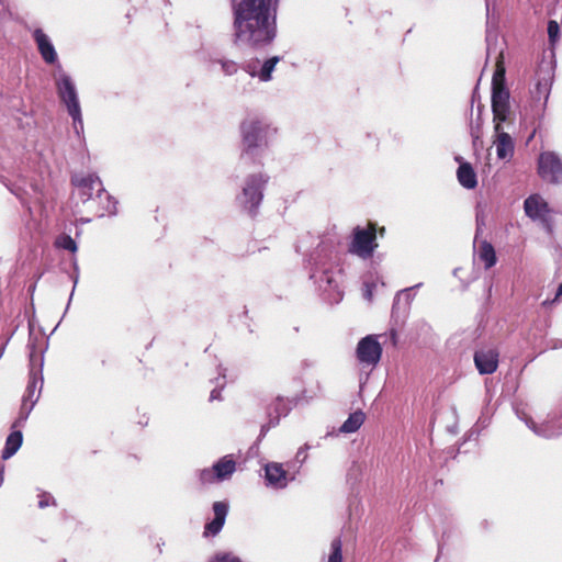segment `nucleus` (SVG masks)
<instances>
[{"label": "nucleus", "instance_id": "nucleus-1", "mask_svg": "<svg viewBox=\"0 0 562 562\" xmlns=\"http://www.w3.org/2000/svg\"><path fill=\"white\" fill-rule=\"evenodd\" d=\"M486 56L494 57L495 70L492 78V112L494 123V140L497 158L509 160L515 153L516 133L515 113L510 109V93L505 86V65L503 43L496 31H486Z\"/></svg>", "mask_w": 562, "mask_h": 562}, {"label": "nucleus", "instance_id": "nucleus-25", "mask_svg": "<svg viewBox=\"0 0 562 562\" xmlns=\"http://www.w3.org/2000/svg\"><path fill=\"white\" fill-rule=\"evenodd\" d=\"M479 258L484 262L485 269L492 268L496 263V254L494 247L484 241L479 249Z\"/></svg>", "mask_w": 562, "mask_h": 562}, {"label": "nucleus", "instance_id": "nucleus-34", "mask_svg": "<svg viewBox=\"0 0 562 562\" xmlns=\"http://www.w3.org/2000/svg\"><path fill=\"white\" fill-rule=\"evenodd\" d=\"M210 562H241L239 558L232 553H218Z\"/></svg>", "mask_w": 562, "mask_h": 562}, {"label": "nucleus", "instance_id": "nucleus-36", "mask_svg": "<svg viewBox=\"0 0 562 562\" xmlns=\"http://www.w3.org/2000/svg\"><path fill=\"white\" fill-rule=\"evenodd\" d=\"M50 505H55V499L50 494L43 493L40 495L38 507L46 508Z\"/></svg>", "mask_w": 562, "mask_h": 562}, {"label": "nucleus", "instance_id": "nucleus-40", "mask_svg": "<svg viewBox=\"0 0 562 562\" xmlns=\"http://www.w3.org/2000/svg\"><path fill=\"white\" fill-rule=\"evenodd\" d=\"M366 297L369 299V300L371 297V291L369 289L366 291Z\"/></svg>", "mask_w": 562, "mask_h": 562}, {"label": "nucleus", "instance_id": "nucleus-12", "mask_svg": "<svg viewBox=\"0 0 562 562\" xmlns=\"http://www.w3.org/2000/svg\"><path fill=\"white\" fill-rule=\"evenodd\" d=\"M524 420L527 427L539 437L551 439L562 435V411L549 414L541 424L535 423L530 417Z\"/></svg>", "mask_w": 562, "mask_h": 562}, {"label": "nucleus", "instance_id": "nucleus-10", "mask_svg": "<svg viewBox=\"0 0 562 562\" xmlns=\"http://www.w3.org/2000/svg\"><path fill=\"white\" fill-rule=\"evenodd\" d=\"M538 175L549 183L562 184V157L555 151H542L538 157Z\"/></svg>", "mask_w": 562, "mask_h": 562}, {"label": "nucleus", "instance_id": "nucleus-7", "mask_svg": "<svg viewBox=\"0 0 562 562\" xmlns=\"http://www.w3.org/2000/svg\"><path fill=\"white\" fill-rule=\"evenodd\" d=\"M333 252L324 248L311 256V279L324 291L336 290L338 282L333 271Z\"/></svg>", "mask_w": 562, "mask_h": 562}, {"label": "nucleus", "instance_id": "nucleus-19", "mask_svg": "<svg viewBox=\"0 0 562 562\" xmlns=\"http://www.w3.org/2000/svg\"><path fill=\"white\" fill-rule=\"evenodd\" d=\"M524 210L532 221H537L550 212L548 203L538 194H532L525 200Z\"/></svg>", "mask_w": 562, "mask_h": 562}, {"label": "nucleus", "instance_id": "nucleus-14", "mask_svg": "<svg viewBox=\"0 0 562 562\" xmlns=\"http://www.w3.org/2000/svg\"><path fill=\"white\" fill-rule=\"evenodd\" d=\"M292 409V401L284 397H277L268 409L269 422L262 425L259 439L263 438L270 428L276 427L281 417H285Z\"/></svg>", "mask_w": 562, "mask_h": 562}, {"label": "nucleus", "instance_id": "nucleus-24", "mask_svg": "<svg viewBox=\"0 0 562 562\" xmlns=\"http://www.w3.org/2000/svg\"><path fill=\"white\" fill-rule=\"evenodd\" d=\"M422 285L423 283H417L413 286L398 291L393 302V311H398L401 308L402 301H404L405 308H408L415 296L412 292L416 289H419Z\"/></svg>", "mask_w": 562, "mask_h": 562}, {"label": "nucleus", "instance_id": "nucleus-33", "mask_svg": "<svg viewBox=\"0 0 562 562\" xmlns=\"http://www.w3.org/2000/svg\"><path fill=\"white\" fill-rule=\"evenodd\" d=\"M560 26L557 21L550 20L548 22V36L551 44H554L559 38Z\"/></svg>", "mask_w": 562, "mask_h": 562}, {"label": "nucleus", "instance_id": "nucleus-18", "mask_svg": "<svg viewBox=\"0 0 562 562\" xmlns=\"http://www.w3.org/2000/svg\"><path fill=\"white\" fill-rule=\"evenodd\" d=\"M214 518L205 525V536H216L223 528L228 513V505L224 502L213 504Z\"/></svg>", "mask_w": 562, "mask_h": 562}, {"label": "nucleus", "instance_id": "nucleus-29", "mask_svg": "<svg viewBox=\"0 0 562 562\" xmlns=\"http://www.w3.org/2000/svg\"><path fill=\"white\" fill-rule=\"evenodd\" d=\"M67 113L72 119V127L75 133L77 134V136H80L83 132V120L81 109L69 111Z\"/></svg>", "mask_w": 562, "mask_h": 562}, {"label": "nucleus", "instance_id": "nucleus-4", "mask_svg": "<svg viewBox=\"0 0 562 562\" xmlns=\"http://www.w3.org/2000/svg\"><path fill=\"white\" fill-rule=\"evenodd\" d=\"M277 128L263 119H246L240 124L241 157L257 160L276 136Z\"/></svg>", "mask_w": 562, "mask_h": 562}, {"label": "nucleus", "instance_id": "nucleus-9", "mask_svg": "<svg viewBox=\"0 0 562 562\" xmlns=\"http://www.w3.org/2000/svg\"><path fill=\"white\" fill-rule=\"evenodd\" d=\"M55 88L60 103L67 112L81 109L78 90L71 76L67 74L60 64L53 74Z\"/></svg>", "mask_w": 562, "mask_h": 562}, {"label": "nucleus", "instance_id": "nucleus-2", "mask_svg": "<svg viewBox=\"0 0 562 562\" xmlns=\"http://www.w3.org/2000/svg\"><path fill=\"white\" fill-rule=\"evenodd\" d=\"M234 42L238 46L263 48L276 37L278 0H232Z\"/></svg>", "mask_w": 562, "mask_h": 562}, {"label": "nucleus", "instance_id": "nucleus-21", "mask_svg": "<svg viewBox=\"0 0 562 562\" xmlns=\"http://www.w3.org/2000/svg\"><path fill=\"white\" fill-rule=\"evenodd\" d=\"M22 441H23L22 432L20 430L12 431L5 440V446L2 450V456H1L2 459L8 460L11 457H13L16 453V451L20 449Z\"/></svg>", "mask_w": 562, "mask_h": 562}, {"label": "nucleus", "instance_id": "nucleus-32", "mask_svg": "<svg viewBox=\"0 0 562 562\" xmlns=\"http://www.w3.org/2000/svg\"><path fill=\"white\" fill-rule=\"evenodd\" d=\"M246 74H248L252 78L259 79V60L258 59H251L249 61H246L240 67Z\"/></svg>", "mask_w": 562, "mask_h": 562}, {"label": "nucleus", "instance_id": "nucleus-39", "mask_svg": "<svg viewBox=\"0 0 562 562\" xmlns=\"http://www.w3.org/2000/svg\"><path fill=\"white\" fill-rule=\"evenodd\" d=\"M104 205H106V200L105 199H102V201L101 200H97L94 202V204H90V206L87 210L95 214V211L93 209H99V207H102Z\"/></svg>", "mask_w": 562, "mask_h": 562}, {"label": "nucleus", "instance_id": "nucleus-30", "mask_svg": "<svg viewBox=\"0 0 562 562\" xmlns=\"http://www.w3.org/2000/svg\"><path fill=\"white\" fill-rule=\"evenodd\" d=\"M57 247L70 252L77 251V244L69 235H61L56 240Z\"/></svg>", "mask_w": 562, "mask_h": 562}, {"label": "nucleus", "instance_id": "nucleus-11", "mask_svg": "<svg viewBox=\"0 0 562 562\" xmlns=\"http://www.w3.org/2000/svg\"><path fill=\"white\" fill-rule=\"evenodd\" d=\"M236 471V462L232 456H224L212 468L200 471V481L202 484H213L228 480Z\"/></svg>", "mask_w": 562, "mask_h": 562}, {"label": "nucleus", "instance_id": "nucleus-16", "mask_svg": "<svg viewBox=\"0 0 562 562\" xmlns=\"http://www.w3.org/2000/svg\"><path fill=\"white\" fill-rule=\"evenodd\" d=\"M474 363L480 374H492L498 367V352L493 348H482L474 353Z\"/></svg>", "mask_w": 562, "mask_h": 562}, {"label": "nucleus", "instance_id": "nucleus-17", "mask_svg": "<svg viewBox=\"0 0 562 562\" xmlns=\"http://www.w3.org/2000/svg\"><path fill=\"white\" fill-rule=\"evenodd\" d=\"M266 485L274 490H281L288 485L286 471L281 463L269 462L265 465Z\"/></svg>", "mask_w": 562, "mask_h": 562}, {"label": "nucleus", "instance_id": "nucleus-44", "mask_svg": "<svg viewBox=\"0 0 562 562\" xmlns=\"http://www.w3.org/2000/svg\"><path fill=\"white\" fill-rule=\"evenodd\" d=\"M384 231H385V229H384V227H382V228L380 229V235H383V234H384Z\"/></svg>", "mask_w": 562, "mask_h": 562}, {"label": "nucleus", "instance_id": "nucleus-6", "mask_svg": "<svg viewBox=\"0 0 562 562\" xmlns=\"http://www.w3.org/2000/svg\"><path fill=\"white\" fill-rule=\"evenodd\" d=\"M269 181L266 173L257 172L248 175L236 195V203L250 215H255L263 199V190Z\"/></svg>", "mask_w": 562, "mask_h": 562}, {"label": "nucleus", "instance_id": "nucleus-27", "mask_svg": "<svg viewBox=\"0 0 562 562\" xmlns=\"http://www.w3.org/2000/svg\"><path fill=\"white\" fill-rule=\"evenodd\" d=\"M225 369L220 368L218 376L215 379V387L210 394V401L221 400V390L225 386Z\"/></svg>", "mask_w": 562, "mask_h": 562}, {"label": "nucleus", "instance_id": "nucleus-41", "mask_svg": "<svg viewBox=\"0 0 562 562\" xmlns=\"http://www.w3.org/2000/svg\"><path fill=\"white\" fill-rule=\"evenodd\" d=\"M74 290H75V288L72 289V292H71V294L69 295V301H68V304H67V308L69 307L70 301H71V299H72Z\"/></svg>", "mask_w": 562, "mask_h": 562}, {"label": "nucleus", "instance_id": "nucleus-35", "mask_svg": "<svg viewBox=\"0 0 562 562\" xmlns=\"http://www.w3.org/2000/svg\"><path fill=\"white\" fill-rule=\"evenodd\" d=\"M311 448L308 443L303 445L300 447L295 454V461L300 464H303L307 459V450Z\"/></svg>", "mask_w": 562, "mask_h": 562}, {"label": "nucleus", "instance_id": "nucleus-20", "mask_svg": "<svg viewBox=\"0 0 562 562\" xmlns=\"http://www.w3.org/2000/svg\"><path fill=\"white\" fill-rule=\"evenodd\" d=\"M457 177L460 184L465 189H474L477 184L476 173L469 162L460 164Z\"/></svg>", "mask_w": 562, "mask_h": 562}, {"label": "nucleus", "instance_id": "nucleus-13", "mask_svg": "<svg viewBox=\"0 0 562 562\" xmlns=\"http://www.w3.org/2000/svg\"><path fill=\"white\" fill-rule=\"evenodd\" d=\"M356 355L360 363L375 367L381 359L382 347L375 336L369 335L358 342Z\"/></svg>", "mask_w": 562, "mask_h": 562}, {"label": "nucleus", "instance_id": "nucleus-15", "mask_svg": "<svg viewBox=\"0 0 562 562\" xmlns=\"http://www.w3.org/2000/svg\"><path fill=\"white\" fill-rule=\"evenodd\" d=\"M32 37L42 59L48 65H58V55L50 37L40 27L33 31Z\"/></svg>", "mask_w": 562, "mask_h": 562}, {"label": "nucleus", "instance_id": "nucleus-3", "mask_svg": "<svg viewBox=\"0 0 562 562\" xmlns=\"http://www.w3.org/2000/svg\"><path fill=\"white\" fill-rule=\"evenodd\" d=\"M71 184L76 189L77 196L83 205H87V209L90 204H94L97 200H106V205L93 209L97 216L116 215L117 201L105 191L102 181L95 173H76L71 177Z\"/></svg>", "mask_w": 562, "mask_h": 562}, {"label": "nucleus", "instance_id": "nucleus-37", "mask_svg": "<svg viewBox=\"0 0 562 562\" xmlns=\"http://www.w3.org/2000/svg\"><path fill=\"white\" fill-rule=\"evenodd\" d=\"M538 221L541 223V226L548 234L551 235L553 233V224L548 214L542 215V217H540Z\"/></svg>", "mask_w": 562, "mask_h": 562}, {"label": "nucleus", "instance_id": "nucleus-38", "mask_svg": "<svg viewBox=\"0 0 562 562\" xmlns=\"http://www.w3.org/2000/svg\"><path fill=\"white\" fill-rule=\"evenodd\" d=\"M562 296V283L558 286L555 295L552 300H546L543 301L542 305L548 306L559 301V299Z\"/></svg>", "mask_w": 562, "mask_h": 562}, {"label": "nucleus", "instance_id": "nucleus-31", "mask_svg": "<svg viewBox=\"0 0 562 562\" xmlns=\"http://www.w3.org/2000/svg\"><path fill=\"white\" fill-rule=\"evenodd\" d=\"M481 127H482V122H481V119L480 116H477V119L475 121H471L470 123V134H471V137H472V140H473V146L476 147L480 139H481Z\"/></svg>", "mask_w": 562, "mask_h": 562}, {"label": "nucleus", "instance_id": "nucleus-28", "mask_svg": "<svg viewBox=\"0 0 562 562\" xmlns=\"http://www.w3.org/2000/svg\"><path fill=\"white\" fill-rule=\"evenodd\" d=\"M328 562H342V543L339 538L331 542Z\"/></svg>", "mask_w": 562, "mask_h": 562}, {"label": "nucleus", "instance_id": "nucleus-42", "mask_svg": "<svg viewBox=\"0 0 562 562\" xmlns=\"http://www.w3.org/2000/svg\"><path fill=\"white\" fill-rule=\"evenodd\" d=\"M29 291H30L31 293H33V292L35 291V284L31 285V286H30V289H29Z\"/></svg>", "mask_w": 562, "mask_h": 562}, {"label": "nucleus", "instance_id": "nucleus-22", "mask_svg": "<svg viewBox=\"0 0 562 562\" xmlns=\"http://www.w3.org/2000/svg\"><path fill=\"white\" fill-rule=\"evenodd\" d=\"M215 65H218L223 75L228 77L236 75L240 68L237 61L226 57H211L209 59L210 68H213Z\"/></svg>", "mask_w": 562, "mask_h": 562}, {"label": "nucleus", "instance_id": "nucleus-26", "mask_svg": "<svg viewBox=\"0 0 562 562\" xmlns=\"http://www.w3.org/2000/svg\"><path fill=\"white\" fill-rule=\"evenodd\" d=\"M280 58L278 56L268 58L265 60V63L261 65L259 69V80L262 82H268L272 79V72L276 69L277 64L279 63Z\"/></svg>", "mask_w": 562, "mask_h": 562}, {"label": "nucleus", "instance_id": "nucleus-23", "mask_svg": "<svg viewBox=\"0 0 562 562\" xmlns=\"http://www.w3.org/2000/svg\"><path fill=\"white\" fill-rule=\"evenodd\" d=\"M366 416L361 411L353 412L344 422L339 428V432L351 434L357 431L364 423Z\"/></svg>", "mask_w": 562, "mask_h": 562}, {"label": "nucleus", "instance_id": "nucleus-8", "mask_svg": "<svg viewBox=\"0 0 562 562\" xmlns=\"http://www.w3.org/2000/svg\"><path fill=\"white\" fill-rule=\"evenodd\" d=\"M376 228L370 223L366 227L356 226L352 229V238L349 244V252L367 260L371 258L378 248Z\"/></svg>", "mask_w": 562, "mask_h": 562}, {"label": "nucleus", "instance_id": "nucleus-43", "mask_svg": "<svg viewBox=\"0 0 562 562\" xmlns=\"http://www.w3.org/2000/svg\"><path fill=\"white\" fill-rule=\"evenodd\" d=\"M12 192H13L15 195H18L20 199H22L19 192L13 191V190H12Z\"/></svg>", "mask_w": 562, "mask_h": 562}, {"label": "nucleus", "instance_id": "nucleus-5", "mask_svg": "<svg viewBox=\"0 0 562 562\" xmlns=\"http://www.w3.org/2000/svg\"><path fill=\"white\" fill-rule=\"evenodd\" d=\"M30 379L22 398V405L19 414V418L15 425H22L26 422L29 415L34 408L36 402L40 398L41 391L43 387V357L36 356L34 352L30 355Z\"/></svg>", "mask_w": 562, "mask_h": 562}]
</instances>
